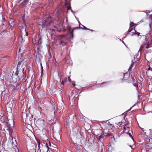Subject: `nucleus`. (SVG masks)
<instances>
[{"label":"nucleus","instance_id":"1","mask_svg":"<svg viewBox=\"0 0 152 152\" xmlns=\"http://www.w3.org/2000/svg\"><path fill=\"white\" fill-rule=\"evenodd\" d=\"M53 20V18L50 17L45 18L39 25L43 28H50L52 26Z\"/></svg>","mask_w":152,"mask_h":152},{"label":"nucleus","instance_id":"2","mask_svg":"<svg viewBox=\"0 0 152 152\" xmlns=\"http://www.w3.org/2000/svg\"><path fill=\"white\" fill-rule=\"evenodd\" d=\"M14 124V121L13 119H9L7 122L6 126L5 127V130L8 131L10 136H11L12 132L11 126H13Z\"/></svg>","mask_w":152,"mask_h":152},{"label":"nucleus","instance_id":"3","mask_svg":"<svg viewBox=\"0 0 152 152\" xmlns=\"http://www.w3.org/2000/svg\"><path fill=\"white\" fill-rule=\"evenodd\" d=\"M113 132L112 129L110 130L107 129H105L103 132V134L106 136H110L112 135V132Z\"/></svg>","mask_w":152,"mask_h":152},{"label":"nucleus","instance_id":"4","mask_svg":"<svg viewBox=\"0 0 152 152\" xmlns=\"http://www.w3.org/2000/svg\"><path fill=\"white\" fill-rule=\"evenodd\" d=\"M144 47L147 49L152 47V37L148 41V44L144 45Z\"/></svg>","mask_w":152,"mask_h":152},{"label":"nucleus","instance_id":"5","mask_svg":"<svg viewBox=\"0 0 152 152\" xmlns=\"http://www.w3.org/2000/svg\"><path fill=\"white\" fill-rule=\"evenodd\" d=\"M21 62L19 61L18 62V63L17 65V72H16V74H17V75H18V74H17V73L18 72V71L20 70V69L21 67Z\"/></svg>","mask_w":152,"mask_h":152},{"label":"nucleus","instance_id":"6","mask_svg":"<svg viewBox=\"0 0 152 152\" xmlns=\"http://www.w3.org/2000/svg\"><path fill=\"white\" fill-rule=\"evenodd\" d=\"M45 122L44 120L42 119H39L37 121L38 123L41 125H42L45 123Z\"/></svg>","mask_w":152,"mask_h":152},{"label":"nucleus","instance_id":"7","mask_svg":"<svg viewBox=\"0 0 152 152\" xmlns=\"http://www.w3.org/2000/svg\"><path fill=\"white\" fill-rule=\"evenodd\" d=\"M66 4L67 6V10H70L72 12L74 13V12L73 11L72 9H71V7L70 4L69 3H66Z\"/></svg>","mask_w":152,"mask_h":152},{"label":"nucleus","instance_id":"8","mask_svg":"<svg viewBox=\"0 0 152 152\" xmlns=\"http://www.w3.org/2000/svg\"><path fill=\"white\" fill-rule=\"evenodd\" d=\"M66 4L67 6V10H70L72 12L74 13V12L73 11L72 9H71V7L70 4L69 3H66Z\"/></svg>","mask_w":152,"mask_h":152},{"label":"nucleus","instance_id":"9","mask_svg":"<svg viewBox=\"0 0 152 152\" xmlns=\"http://www.w3.org/2000/svg\"><path fill=\"white\" fill-rule=\"evenodd\" d=\"M129 31V32H131L130 33L131 34L132 33V35L134 34H136V33L137 32L134 29H132L131 31Z\"/></svg>","mask_w":152,"mask_h":152},{"label":"nucleus","instance_id":"10","mask_svg":"<svg viewBox=\"0 0 152 152\" xmlns=\"http://www.w3.org/2000/svg\"><path fill=\"white\" fill-rule=\"evenodd\" d=\"M137 25V24H136L132 22H131L130 23V26H131V27L134 26L135 27V26H136Z\"/></svg>","mask_w":152,"mask_h":152},{"label":"nucleus","instance_id":"11","mask_svg":"<svg viewBox=\"0 0 152 152\" xmlns=\"http://www.w3.org/2000/svg\"><path fill=\"white\" fill-rule=\"evenodd\" d=\"M129 136L130 137H131L132 139V143H134V141L133 137H132V135L130 133H129Z\"/></svg>","mask_w":152,"mask_h":152},{"label":"nucleus","instance_id":"12","mask_svg":"<svg viewBox=\"0 0 152 152\" xmlns=\"http://www.w3.org/2000/svg\"><path fill=\"white\" fill-rule=\"evenodd\" d=\"M66 80H67V78H65L64 79V80L62 81L61 83V84H62V85H64V82H66Z\"/></svg>","mask_w":152,"mask_h":152},{"label":"nucleus","instance_id":"13","mask_svg":"<svg viewBox=\"0 0 152 152\" xmlns=\"http://www.w3.org/2000/svg\"><path fill=\"white\" fill-rule=\"evenodd\" d=\"M137 34L139 37V38H140L142 36H141V35H140V33L138 32H136V34ZM143 37H144V36H142Z\"/></svg>","mask_w":152,"mask_h":152},{"label":"nucleus","instance_id":"14","mask_svg":"<svg viewBox=\"0 0 152 152\" xmlns=\"http://www.w3.org/2000/svg\"><path fill=\"white\" fill-rule=\"evenodd\" d=\"M42 39L40 37L39 39L38 43L39 44H40L42 43Z\"/></svg>","mask_w":152,"mask_h":152},{"label":"nucleus","instance_id":"15","mask_svg":"<svg viewBox=\"0 0 152 152\" xmlns=\"http://www.w3.org/2000/svg\"><path fill=\"white\" fill-rule=\"evenodd\" d=\"M46 146L47 148L48 149V150H47V152H48V151H49V149L50 148H49V146H48V145L47 143L46 144Z\"/></svg>","mask_w":152,"mask_h":152},{"label":"nucleus","instance_id":"16","mask_svg":"<svg viewBox=\"0 0 152 152\" xmlns=\"http://www.w3.org/2000/svg\"><path fill=\"white\" fill-rule=\"evenodd\" d=\"M13 150H14L15 152H20L19 149L17 148V149H16L15 148H13Z\"/></svg>","mask_w":152,"mask_h":152},{"label":"nucleus","instance_id":"17","mask_svg":"<svg viewBox=\"0 0 152 152\" xmlns=\"http://www.w3.org/2000/svg\"><path fill=\"white\" fill-rule=\"evenodd\" d=\"M138 84L137 83H135L134 84V86L136 87H137L138 86Z\"/></svg>","mask_w":152,"mask_h":152},{"label":"nucleus","instance_id":"18","mask_svg":"<svg viewBox=\"0 0 152 152\" xmlns=\"http://www.w3.org/2000/svg\"><path fill=\"white\" fill-rule=\"evenodd\" d=\"M73 30H74V29H73L72 32L71 33V36H72V38L73 37Z\"/></svg>","mask_w":152,"mask_h":152},{"label":"nucleus","instance_id":"19","mask_svg":"<svg viewBox=\"0 0 152 152\" xmlns=\"http://www.w3.org/2000/svg\"><path fill=\"white\" fill-rule=\"evenodd\" d=\"M68 80L69 81V83H70L71 82V80L69 77H68Z\"/></svg>","mask_w":152,"mask_h":152},{"label":"nucleus","instance_id":"20","mask_svg":"<svg viewBox=\"0 0 152 152\" xmlns=\"http://www.w3.org/2000/svg\"><path fill=\"white\" fill-rule=\"evenodd\" d=\"M102 137V136H99L98 137H97V138H98L99 139H101V138Z\"/></svg>","mask_w":152,"mask_h":152},{"label":"nucleus","instance_id":"21","mask_svg":"<svg viewBox=\"0 0 152 152\" xmlns=\"http://www.w3.org/2000/svg\"><path fill=\"white\" fill-rule=\"evenodd\" d=\"M85 27V28L84 29H86V30H91V31H92L90 29H88L87 28H86V27H85V26H84Z\"/></svg>","mask_w":152,"mask_h":152},{"label":"nucleus","instance_id":"22","mask_svg":"<svg viewBox=\"0 0 152 152\" xmlns=\"http://www.w3.org/2000/svg\"><path fill=\"white\" fill-rule=\"evenodd\" d=\"M38 147H39V146L40 145V142H38Z\"/></svg>","mask_w":152,"mask_h":152},{"label":"nucleus","instance_id":"23","mask_svg":"<svg viewBox=\"0 0 152 152\" xmlns=\"http://www.w3.org/2000/svg\"><path fill=\"white\" fill-rule=\"evenodd\" d=\"M28 35V33L27 32H26V35L27 36Z\"/></svg>","mask_w":152,"mask_h":152},{"label":"nucleus","instance_id":"24","mask_svg":"<svg viewBox=\"0 0 152 152\" xmlns=\"http://www.w3.org/2000/svg\"><path fill=\"white\" fill-rule=\"evenodd\" d=\"M125 129H126V126H125L124 127V131L125 132Z\"/></svg>","mask_w":152,"mask_h":152},{"label":"nucleus","instance_id":"25","mask_svg":"<svg viewBox=\"0 0 152 152\" xmlns=\"http://www.w3.org/2000/svg\"><path fill=\"white\" fill-rule=\"evenodd\" d=\"M143 48V47H142V46H141V47L140 48V50H141L142 49V48Z\"/></svg>","mask_w":152,"mask_h":152},{"label":"nucleus","instance_id":"26","mask_svg":"<svg viewBox=\"0 0 152 152\" xmlns=\"http://www.w3.org/2000/svg\"><path fill=\"white\" fill-rule=\"evenodd\" d=\"M22 69V72L24 71V68H23Z\"/></svg>","mask_w":152,"mask_h":152},{"label":"nucleus","instance_id":"27","mask_svg":"<svg viewBox=\"0 0 152 152\" xmlns=\"http://www.w3.org/2000/svg\"><path fill=\"white\" fill-rule=\"evenodd\" d=\"M72 84L73 86H74L75 85V83H72Z\"/></svg>","mask_w":152,"mask_h":152},{"label":"nucleus","instance_id":"28","mask_svg":"<svg viewBox=\"0 0 152 152\" xmlns=\"http://www.w3.org/2000/svg\"><path fill=\"white\" fill-rule=\"evenodd\" d=\"M142 131L143 132H144V130H143V128H142Z\"/></svg>","mask_w":152,"mask_h":152},{"label":"nucleus","instance_id":"29","mask_svg":"<svg viewBox=\"0 0 152 152\" xmlns=\"http://www.w3.org/2000/svg\"><path fill=\"white\" fill-rule=\"evenodd\" d=\"M49 145H51V144L50 142H49Z\"/></svg>","mask_w":152,"mask_h":152},{"label":"nucleus","instance_id":"30","mask_svg":"<svg viewBox=\"0 0 152 152\" xmlns=\"http://www.w3.org/2000/svg\"><path fill=\"white\" fill-rule=\"evenodd\" d=\"M23 22H24V20L23 19Z\"/></svg>","mask_w":152,"mask_h":152},{"label":"nucleus","instance_id":"31","mask_svg":"<svg viewBox=\"0 0 152 152\" xmlns=\"http://www.w3.org/2000/svg\"><path fill=\"white\" fill-rule=\"evenodd\" d=\"M135 56H134V58L135 59Z\"/></svg>","mask_w":152,"mask_h":152},{"label":"nucleus","instance_id":"32","mask_svg":"<svg viewBox=\"0 0 152 152\" xmlns=\"http://www.w3.org/2000/svg\"><path fill=\"white\" fill-rule=\"evenodd\" d=\"M129 146L131 147V145H130Z\"/></svg>","mask_w":152,"mask_h":152},{"label":"nucleus","instance_id":"33","mask_svg":"<svg viewBox=\"0 0 152 152\" xmlns=\"http://www.w3.org/2000/svg\"><path fill=\"white\" fill-rule=\"evenodd\" d=\"M60 82H61V79L60 80Z\"/></svg>","mask_w":152,"mask_h":152}]
</instances>
